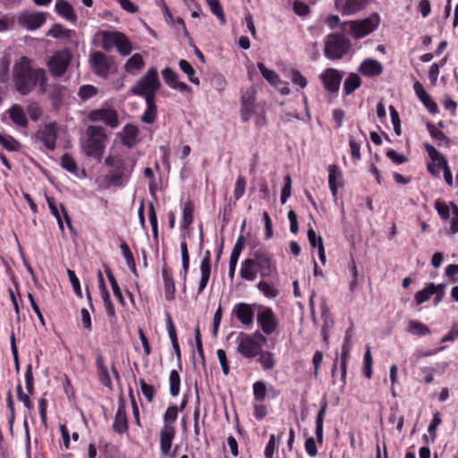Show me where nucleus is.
I'll return each instance as SVG.
<instances>
[{
  "instance_id": "15",
  "label": "nucleus",
  "mask_w": 458,
  "mask_h": 458,
  "mask_svg": "<svg viewBox=\"0 0 458 458\" xmlns=\"http://www.w3.org/2000/svg\"><path fill=\"white\" fill-rule=\"evenodd\" d=\"M257 322L266 335H271L277 327L275 314L268 307L262 308L257 314Z\"/></svg>"
},
{
  "instance_id": "55",
  "label": "nucleus",
  "mask_w": 458,
  "mask_h": 458,
  "mask_svg": "<svg viewBox=\"0 0 458 458\" xmlns=\"http://www.w3.org/2000/svg\"><path fill=\"white\" fill-rule=\"evenodd\" d=\"M246 179L243 176H239L235 182L233 190V196L236 200L242 197L246 190Z\"/></svg>"
},
{
  "instance_id": "10",
  "label": "nucleus",
  "mask_w": 458,
  "mask_h": 458,
  "mask_svg": "<svg viewBox=\"0 0 458 458\" xmlns=\"http://www.w3.org/2000/svg\"><path fill=\"white\" fill-rule=\"evenodd\" d=\"M114 45L122 55H128L131 52V45L127 37L117 31H105L103 33L102 47L109 50Z\"/></svg>"
},
{
  "instance_id": "35",
  "label": "nucleus",
  "mask_w": 458,
  "mask_h": 458,
  "mask_svg": "<svg viewBox=\"0 0 458 458\" xmlns=\"http://www.w3.org/2000/svg\"><path fill=\"white\" fill-rule=\"evenodd\" d=\"M328 184L329 189L334 197L337 195V181L341 179L342 173L339 167L335 165H330L328 166Z\"/></svg>"
},
{
  "instance_id": "24",
  "label": "nucleus",
  "mask_w": 458,
  "mask_h": 458,
  "mask_svg": "<svg viewBox=\"0 0 458 458\" xmlns=\"http://www.w3.org/2000/svg\"><path fill=\"white\" fill-rule=\"evenodd\" d=\"M365 0H335L336 7L343 14H352L364 8Z\"/></svg>"
},
{
  "instance_id": "9",
  "label": "nucleus",
  "mask_w": 458,
  "mask_h": 458,
  "mask_svg": "<svg viewBox=\"0 0 458 458\" xmlns=\"http://www.w3.org/2000/svg\"><path fill=\"white\" fill-rule=\"evenodd\" d=\"M72 59V54L68 49L55 52L47 62V66L53 77L64 76Z\"/></svg>"
},
{
  "instance_id": "61",
  "label": "nucleus",
  "mask_w": 458,
  "mask_h": 458,
  "mask_svg": "<svg viewBox=\"0 0 458 458\" xmlns=\"http://www.w3.org/2000/svg\"><path fill=\"white\" fill-rule=\"evenodd\" d=\"M0 144L8 151L17 149L19 143L11 136H4L0 133Z\"/></svg>"
},
{
  "instance_id": "4",
  "label": "nucleus",
  "mask_w": 458,
  "mask_h": 458,
  "mask_svg": "<svg viewBox=\"0 0 458 458\" xmlns=\"http://www.w3.org/2000/svg\"><path fill=\"white\" fill-rule=\"evenodd\" d=\"M237 340V351L245 358L258 356L262 350L263 344L267 342V338L259 331L251 335L240 333Z\"/></svg>"
},
{
  "instance_id": "3",
  "label": "nucleus",
  "mask_w": 458,
  "mask_h": 458,
  "mask_svg": "<svg viewBox=\"0 0 458 458\" xmlns=\"http://www.w3.org/2000/svg\"><path fill=\"white\" fill-rule=\"evenodd\" d=\"M161 86L157 70L151 67L148 72L140 77L137 82L131 88V94L139 97L155 98L157 90Z\"/></svg>"
},
{
  "instance_id": "16",
  "label": "nucleus",
  "mask_w": 458,
  "mask_h": 458,
  "mask_svg": "<svg viewBox=\"0 0 458 458\" xmlns=\"http://www.w3.org/2000/svg\"><path fill=\"white\" fill-rule=\"evenodd\" d=\"M320 79L326 90L330 93H336L339 90L343 73L336 69L327 68L320 75Z\"/></svg>"
},
{
  "instance_id": "12",
  "label": "nucleus",
  "mask_w": 458,
  "mask_h": 458,
  "mask_svg": "<svg viewBox=\"0 0 458 458\" xmlns=\"http://www.w3.org/2000/svg\"><path fill=\"white\" fill-rule=\"evenodd\" d=\"M435 208L442 219L451 220L449 233H456L458 232V207L453 202L446 203L437 199L435 202Z\"/></svg>"
},
{
  "instance_id": "2",
  "label": "nucleus",
  "mask_w": 458,
  "mask_h": 458,
  "mask_svg": "<svg viewBox=\"0 0 458 458\" xmlns=\"http://www.w3.org/2000/svg\"><path fill=\"white\" fill-rule=\"evenodd\" d=\"M106 135L101 126L89 125L85 131V139L81 140V148L85 156L100 159L105 149Z\"/></svg>"
},
{
  "instance_id": "62",
  "label": "nucleus",
  "mask_w": 458,
  "mask_h": 458,
  "mask_svg": "<svg viewBox=\"0 0 458 458\" xmlns=\"http://www.w3.org/2000/svg\"><path fill=\"white\" fill-rule=\"evenodd\" d=\"M67 276L69 277V280L73 287V290L75 292V293L80 297V298H82V292H81V284H80V281L78 279V277L76 276V274L73 270L72 269H67Z\"/></svg>"
},
{
  "instance_id": "18",
  "label": "nucleus",
  "mask_w": 458,
  "mask_h": 458,
  "mask_svg": "<svg viewBox=\"0 0 458 458\" xmlns=\"http://www.w3.org/2000/svg\"><path fill=\"white\" fill-rule=\"evenodd\" d=\"M259 109H263L255 104L252 93L246 92L242 98V119L243 122H248L252 119L253 115L257 114Z\"/></svg>"
},
{
  "instance_id": "54",
  "label": "nucleus",
  "mask_w": 458,
  "mask_h": 458,
  "mask_svg": "<svg viewBox=\"0 0 458 458\" xmlns=\"http://www.w3.org/2000/svg\"><path fill=\"white\" fill-rule=\"evenodd\" d=\"M266 393H267V387L263 382L258 381V382L254 383L253 395L257 402H259V403L263 402L266 397Z\"/></svg>"
},
{
  "instance_id": "41",
  "label": "nucleus",
  "mask_w": 458,
  "mask_h": 458,
  "mask_svg": "<svg viewBox=\"0 0 458 458\" xmlns=\"http://www.w3.org/2000/svg\"><path fill=\"white\" fill-rule=\"evenodd\" d=\"M179 67L182 70L183 73H185L188 77V80L194 85H199V80L198 77L195 76V70L191 66V64L184 60L182 59L179 61Z\"/></svg>"
},
{
  "instance_id": "37",
  "label": "nucleus",
  "mask_w": 458,
  "mask_h": 458,
  "mask_svg": "<svg viewBox=\"0 0 458 458\" xmlns=\"http://www.w3.org/2000/svg\"><path fill=\"white\" fill-rule=\"evenodd\" d=\"M166 318H167L168 335L171 340L173 349L177 356V359L180 360L181 359V351H180L179 344L177 341L176 330H175L174 325L169 314L166 315Z\"/></svg>"
},
{
  "instance_id": "39",
  "label": "nucleus",
  "mask_w": 458,
  "mask_h": 458,
  "mask_svg": "<svg viewBox=\"0 0 458 458\" xmlns=\"http://www.w3.org/2000/svg\"><path fill=\"white\" fill-rule=\"evenodd\" d=\"M352 348V344H343L342 346V352H341V358H340V366H341V376H342V381L344 385L345 384V377H346V370H347V361L350 356V351Z\"/></svg>"
},
{
  "instance_id": "13",
  "label": "nucleus",
  "mask_w": 458,
  "mask_h": 458,
  "mask_svg": "<svg viewBox=\"0 0 458 458\" xmlns=\"http://www.w3.org/2000/svg\"><path fill=\"white\" fill-rule=\"evenodd\" d=\"M253 259L262 277H268L276 270L272 256L265 250H259L254 252Z\"/></svg>"
},
{
  "instance_id": "26",
  "label": "nucleus",
  "mask_w": 458,
  "mask_h": 458,
  "mask_svg": "<svg viewBox=\"0 0 458 458\" xmlns=\"http://www.w3.org/2000/svg\"><path fill=\"white\" fill-rule=\"evenodd\" d=\"M414 373L421 375L425 382L429 383L428 353L418 354L413 362Z\"/></svg>"
},
{
  "instance_id": "42",
  "label": "nucleus",
  "mask_w": 458,
  "mask_h": 458,
  "mask_svg": "<svg viewBox=\"0 0 458 458\" xmlns=\"http://www.w3.org/2000/svg\"><path fill=\"white\" fill-rule=\"evenodd\" d=\"M407 331L414 335H426L429 333V329L426 325L415 320L408 322Z\"/></svg>"
},
{
  "instance_id": "46",
  "label": "nucleus",
  "mask_w": 458,
  "mask_h": 458,
  "mask_svg": "<svg viewBox=\"0 0 458 458\" xmlns=\"http://www.w3.org/2000/svg\"><path fill=\"white\" fill-rule=\"evenodd\" d=\"M181 378L178 371L172 370L169 376V391L172 396H177L180 392Z\"/></svg>"
},
{
  "instance_id": "11",
  "label": "nucleus",
  "mask_w": 458,
  "mask_h": 458,
  "mask_svg": "<svg viewBox=\"0 0 458 458\" xmlns=\"http://www.w3.org/2000/svg\"><path fill=\"white\" fill-rule=\"evenodd\" d=\"M443 174L447 185H453V174L445 157L431 146V175L440 176Z\"/></svg>"
},
{
  "instance_id": "51",
  "label": "nucleus",
  "mask_w": 458,
  "mask_h": 458,
  "mask_svg": "<svg viewBox=\"0 0 458 458\" xmlns=\"http://www.w3.org/2000/svg\"><path fill=\"white\" fill-rule=\"evenodd\" d=\"M257 287L267 298H275L278 294V291L265 281H260Z\"/></svg>"
},
{
  "instance_id": "23",
  "label": "nucleus",
  "mask_w": 458,
  "mask_h": 458,
  "mask_svg": "<svg viewBox=\"0 0 458 458\" xmlns=\"http://www.w3.org/2000/svg\"><path fill=\"white\" fill-rule=\"evenodd\" d=\"M359 72L367 77H376L383 72V66L378 61L369 58L360 64Z\"/></svg>"
},
{
  "instance_id": "64",
  "label": "nucleus",
  "mask_w": 458,
  "mask_h": 458,
  "mask_svg": "<svg viewBox=\"0 0 458 458\" xmlns=\"http://www.w3.org/2000/svg\"><path fill=\"white\" fill-rule=\"evenodd\" d=\"M291 80L293 84L301 89L305 88L307 85L306 78L298 70L291 71Z\"/></svg>"
},
{
  "instance_id": "20",
  "label": "nucleus",
  "mask_w": 458,
  "mask_h": 458,
  "mask_svg": "<svg viewBox=\"0 0 458 458\" xmlns=\"http://www.w3.org/2000/svg\"><path fill=\"white\" fill-rule=\"evenodd\" d=\"M175 436V428L171 424H165L160 431V450L164 455H168L173 440Z\"/></svg>"
},
{
  "instance_id": "45",
  "label": "nucleus",
  "mask_w": 458,
  "mask_h": 458,
  "mask_svg": "<svg viewBox=\"0 0 458 458\" xmlns=\"http://www.w3.org/2000/svg\"><path fill=\"white\" fill-rule=\"evenodd\" d=\"M120 249H121V250L123 252V257L125 259V261H126V264H127L129 269L135 276H138L137 269H136V265H135V261H134V258H133V255L131 252L128 245L125 242H122L121 245H120Z\"/></svg>"
},
{
  "instance_id": "1",
  "label": "nucleus",
  "mask_w": 458,
  "mask_h": 458,
  "mask_svg": "<svg viewBox=\"0 0 458 458\" xmlns=\"http://www.w3.org/2000/svg\"><path fill=\"white\" fill-rule=\"evenodd\" d=\"M13 81L15 89L22 96H28L38 86V90L47 81V72L40 67H33L32 61L21 56L13 66Z\"/></svg>"
},
{
  "instance_id": "57",
  "label": "nucleus",
  "mask_w": 458,
  "mask_h": 458,
  "mask_svg": "<svg viewBox=\"0 0 458 458\" xmlns=\"http://www.w3.org/2000/svg\"><path fill=\"white\" fill-rule=\"evenodd\" d=\"M98 94V89L92 85H83L80 88L79 97L82 100H87Z\"/></svg>"
},
{
  "instance_id": "49",
  "label": "nucleus",
  "mask_w": 458,
  "mask_h": 458,
  "mask_svg": "<svg viewBox=\"0 0 458 458\" xmlns=\"http://www.w3.org/2000/svg\"><path fill=\"white\" fill-rule=\"evenodd\" d=\"M61 164L62 167L66 171L73 174L77 172V164L70 154L65 153L62 156Z\"/></svg>"
},
{
  "instance_id": "43",
  "label": "nucleus",
  "mask_w": 458,
  "mask_h": 458,
  "mask_svg": "<svg viewBox=\"0 0 458 458\" xmlns=\"http://www.w3.org/2000/svg\"><path fill=\"white\" fill-rule=\"evenodd\" d=\"M193 211L194 207L191 201H187L184 203L182 209V227L183 229L187 228L193 221Z\"/></svg>"
},
{
  "instance_id": "58",
  "label": "nucleus",
  "mask_w": 458,
  "mask_h": 458,
  "mask_svg": "<svg viewBox=\"0 0 458 458\" xmlns=\"http://www.w3.org/2000/svg\"><path fill=\"white\" fill-rule=\"evenodd\" d=\"M140 386L143 395L146 397L148 403H152L155 394V388L153 386L148 385L144 379H140Z\"/></svg>"
},
{
  "instance_id": "59",
  "label": "nucleus",
  "mask_w": 458,
  "mask_h": 458,
  "mask_svg": "<svg viewBox=\"0 0 458 458\" xmlns=\"http://www.w3.org/2000/svg\"><path fill=\"white\" fill-rule=\"evenodd\" d=\"M307 236L312 248H318V250H319V248L324 247L322 237L317 235L316 232L312 228L308 230Z\"/></svg>"
},
{
  "instance_id": "52",
  "label": "nucleus",
  "mask_w": 458,
  "mask_h": 458,
  "mask_svg": "<svg viewBox=\"0 0 458 458\" xmlns=\"http://www.w3.org/2000/svg\"><path fill=\"white\" fill-rule=\"evenodd\" d=\"M258 68L262 76L271 84H276L278 75L273 71L267 69L263 63H258Z\"/></svg>"
},
{
  "instance_id": "7",
  "label": "nucleus",
  "mask_w": 458,
  "mask_h": 458,
  "mask_svg": "<svg viewBox=\"0 0 458 458\" xmlns=\"http://www.w3.org/2000/svg\"><path fill=\"white\" fill-rule=\"evenodd\" d=\"M38 92L47 95L55 111H58L64 106L65 99L69 96V90L66 86L59 83L47 84V81L40 87Z\"/></svg>"
},
{
  "instance_id": "60",
  "label": "nucleus",
  "mask_w": 458,
  "mask_h": 458,
  "mask_svg": "<svg viewBox=\"0 0 458 458\" xmlns=\"http://www.w3.org/2000/svg\"><path fill=\"white\" fill-rule=\"evenodd\" d=\"M372 355L369 347H367L364 354V375L366 377L370 378L372 376Z\"/></svg>"
},
{
  "instance_id": "6",
  "label": "nucleus",
  "mask_w": 458,
  "mask_h": 458,
  "mask_svg": "<svg viewBox=\"0 0 458 458\" xmlns=\"http://www.w3.org/2000/svg\"><path fill=\"white\" fill-rule=\"evenodd\" d=\"M89 63L93 72L99 77L107 78L111 72L116 71L113 57L100 51H95L89 55Z\"/></svg>"
},
{
  "instance_id": "19",
  "label": "nucleus",
  "mask_w": 458,
  "mask_h": 458,
  "mask_svg": "<svg viewBox=\"0 0 458 458\" xmlns=\"http://www.w3.org/2000/svg\"><path fill=\"white\" fill-rule=\"evenodd\" d=\"M39 138L43 142L44 146L50 150H54L55 148V142L57 138V126L55 123H51L46 124L41 131H39Z\"/></svg>"
},
{
  "instance_id": "34",
  "label": "nucleus",
  "mask_w": 458,
  "mask_h": 458,
  "mask_svg": "<svg viewBox=\"0 0 458 458\" xmlns=\"http://www.w3.org/2000/svg\"><path fill=\"white\" fill-rule=\"evenodd\" d=\"M9 114L11 120L18 126L26 127L28 125V120L25 115L23 109L19 105H13L9 109Z\"/></svg>"
},
{
  "instance_id": "36",
  "label": "nucleus",
  "mask_w": 458,
  "mask_h": 458,
  "mask_svg": "<svg viewBox=\"0 0 458 458\" xmlns=\"http://www.w3.org/2000/svg\"><path fill=\"white\" fill-rule=\"evenodd\" d=\"M124 176H128L125 173L124 163L122 160L121 165L114 166L109 174L106 175V180L114 185L120 186L123 184L122 179Z\"/></svg>"
},
{
  "instance_id": "33",
  "label": "nucleus",
  "mask_w": 458,
  "mask_h": 458,
  "mask_svg": "<svg viewBox=\"0 0 458 458\" xmlns=\"http://www.w3.org/2000/svg\"><path fill=\"white\" fill-rule=\"evenodd\" d=\"M146 105L147 109L141 115V121L145 123L151 124L157 119V106L155 98H147Z\"/></svg>"
},
{
  "instance_id": "8",
  "label": "nucleus",
  "mask_w": 458,
  "mask_h": 458,
  "mask_svg": "<svg viewBox=\"0 0 458 458\" xmlns=\"http://www.w3.org/2000/svg\"><path fill=\"white\" fill-rule=\"evenodd\" d=\"M380 17L375 13L366 19L351 21L346 23V26L353 38H361L373 32L378 27Z\"/></svg>"
},
{
  "instance_id": "63",
  "label": "nucleus",
  "mask_w": 458,
  "mask_h": 458,
  "mask_svg": "<svg viewBox=\"0 0 458 458\" xmlns=\"http://www.w3.org/2000/svg\"><path fill=\"white\" fill-rule=\"evenodd\" d=\"M216 355H217V359H218L219 364L221 366L223 374L225 376H227L230 371V367L228 364L225 352L222 349H219L216 351Z\"/></svg>"
},
{
  "instance_id": "14",
  "label": "nucleus",
  "mask_w": 458,
  "mask_h": 458,
  "mask_svg": "<svg viewBox=\"0 0 458 458\" xmlns=\"http://www.w3.org/2000/svg\"><path fill=\"white\" fill-rule=\"evenodd\" d=\"M46 21V15L39 12H23L18 17V22L27 30H33L41 27Z\"/></svg>"
},
{
  "instance_id": "28",
  "label": "nucleus",
  "mask_w": 458,
  "mask_h": 458,
  "mask_svg": "<svg viewBox=\"0 0 458 458\" xmlns=\"http://www.w3.org/2000/svg\"><path fill=\"white\" fill-rule=\"evenodd\" d=\"M145 66V62L140 54L131 55L124 64L126 72L131 75L138 74Z\"/></svg>"
},
{
  "instance_id": "30",
  "label": "nucleus",
  "mask_w": 458,
  "mask_h": 458,
  "mask_svg": "<svg viewBox=\"0 0 458 458\" xmlns=\"http://www.w3.org/2000/svg\"><path fill=\"white\" fill-rule=\"evenodd\" d=\"M162 277L165 287V297L167 301H172L174 298L175 286L172 275V271L166 268L162 269Z\"/></svg>"
},
{
  "instance_id": "5",
  "label": "nucleus",
  "mask_w": 458,
  "mask_h": 458,
  "mask_svg": "<svg viewBox=\"0 0 458 458\" xmlns=\"http://www.w3.org/2000/svg\"><path fill=\"white\" fill-rule=\"evenodd\" d=\"M351 42L344 36L332 33L327 36L325 55L333 60L341 59L350 49Z\"/></svg>"
},
{
  "instance_id": "44",
  "label": "nucleus",
  "mask_w": 458,
  "mask_h": 458,
  "mask_svg": "<svg viewBox=\"0 0 458 458\" xmlns=\"http://www.w3.org/2000/svg\"><path fill=\"white\" fill-rule=\"evenodd\" d=\"M106 274L107 279L110 283V285H111V288L113 290L114 296L117 298L118 301L122 305H124L125 301H124L122 291L117 284L115 277L114 276V275L110 269H106Z\"/></svg>"
},
{
  "instance_id": "22",
  "label": "nucleus",
  "mask_w": 458,
  "mask_h": 458,
  "mask_svg": "<svg viewBox=\"0 0 458 458\" xmlns=\"http://www.w3.org/2000/svg\"><path fill=\"white\" fill-rule=\"evenodd\" d=\"M162 76L165 82L172 89L181 92L190 91L191 88L184 82L178 81V74L171 68L166 67L162 71Z\"/></svg>"
},
{
  "instance_id": "21",
  "label": "nucleus",
  "mask_w": 458,
  "mask_h": 458,
  "mask_svg": "<svg viewBox=\"0 0 458 458\" xmlns=\"http://www.w3.org/2000/svg\"><path fill=\"white\" fill-rule=\"evenodd\" d=\"M233 312L234 313L237 319L244 326H250L253 323L254 312L250 304L238 303L233 308Z\"/></svg>"
},
{
  "instance_id": "50",
  "label": "nucleus",
  "mask_w": 458,
  "mask_h": 458,
  "mask_svg": "<svg viewBox=\"0 0 458 458\" xmlns=\"http://www.w3.org/2000/svg\"><path fill=\"white\" fill-rule=\"evenodd\" d=\"M208 6L213 14H215L222 23L225 22V17L224 14L223 7L221 6L218 0H207Z\"/></svg>"
},
{
  "instance_id": "27",
  "label": "nucleus",
  "mask_w": 458,
  "mask_h": 458,
  "mask_svg": "<svg viewBox=\"0 0 458 458\" xmlns=\"http://www.w3.org/2000/svg\"><path fill=\"white\" fill-rule=\"evenodd\" d=\"M55 11L60 16L69 21L75 22L77 20L72 5L65 0H59L56 2Z\"/></svg>"
},
{
  "instance_id": "29",
  "label": "nucleus",
  "mask_w": 458,
  "mask_h": 458,
  "mask_svg": "<svg viewBox=\"0 0 458 458\" xmlns=\"http://www.w3.org/2000/svg\"><path fill=\"white\" fill-rule=\"evenodd\" d=\"M256 264L253 259H247L242 262L240 276L247 281H254L257 277Z\"/></svg>"
},
{
  "instance_id": "40",
  "label": "nucleus",
  "mask_w": 458,
  "mask_h": 458,
  "mask_svg": "<svg viewBox=\"0 0 458 458\" xmlns=\"http://www.w3.org/2000/svg\"><path fill=\"white\" fill-rule=\"evenodd\" d=\"M360 78L356 73H351L344 82V90L346 95L352 94L360 86Z\"/></svg>"
},
{
  "instance_id": "32",
  "label": "nucleus",
  "mask_w": 458,
  "mask_h": 458,
  "mask_svg": "<svg viewBox=\"0 0 458 458\" xmlns=\"http://www.w3.org/2000/svg\"><path fill=\"white\" fill-rule=\"evenodd\" d=\"M96 365L98 368V374L100 382L106 387H112V381L108 373L106 366L104 364V358L101 353H98L96 359Z\"/></svg>"
},
{
  "instance_id": "17",
  "label": "nucleus",
  "mask_w": 458,
  "mask_h": 458,
  "mask_svg": "<svg viewBox=\"0 0 458 458\" xmlns=\"http://www.w3.org/2000/svg\"><path fill=\"white\" fill-rule=\"evenodd\" d=\"M89 118L90 121L104 122L106 125L115 128L118 126V115L114 109H98L90 112Z\"/></svg>"
},
{
  "instance_id": "47",
  "label": "nucleus",
  "mask_w": 458,
  "mask_h": 458,
  "mask_svg": "<svg viewBox=\"0 0 458 458\" xmlns=\"http://www.w3.org/2000/svg\"><path fill=\"white\" fill-rule=\"evenodd\" d=\"M259 361L260 362L262 368L264 369H271L275 366V359L272 352L267 351V352H260L259 354Z\"/></svg>"
},
{
  "instance_id": "53",
  "label": "nucleus",
  "mask_w": 458,
  "mask_h": 458,
  "mask_svg": "<svg viewBox=\"0 0 458 458\" xmlns=\"http://www.w3.org/2000/svg\"><path fill=\"white\" fill-rule=\"evenodd\" d=\"M414 91L420 100L424 104L427 108H429V98L427 91L424 89L422 84L419 81H415L413 85Z\"/></svg>"
},
{
  "instance_id": "31",
  "label": "nucleus",
  "mask_w": 458,
  "mask_h": 458,
  "mask_svg": "<svg viewBox=\"0 0 458 458\" xmlns=\"http://www.w3.org/2000/svg\"><path fill=\"white\" fill-rule=\"evenodd\" d=\"M139 129L132 124H127L123 127L122 143L129 148L133 147L137 143Z\"/></svg>"
},
{
  "instance_id": "38",
  "label": "nucleus",
  "mask_w": 458,
  "mask_h": 458,
  "mask_svg": "<svg viewBox=\"0 0 458 458\" xmlns=\"http://www.w3.org/2000/svg\"><path fill=\"white\" fill-rule=\"evenodd\" d=\"M72 30L56 23L48 30L47 35L56 39H68L72 38Z\"/></svg>"
},
{
  "instance_id": "25",
  "label": "nucleus",
  "mask_w": 458,
  "mask_h": 458,
  "mask_svg": "<svg viewBox=\"0 0 458 458\" xmlns=\"http://www.w3.org/2000/svg\"><path fill=\"white\" fill-rule=\"evenodd\" d=\"M114 431L123 434L128 429V422L127 416L125 411V403L123 401H120L118 404V409L114 417V421L113 424Z\"/></svg>"
},
{
  "instance_id": "56",
  "label": "nucleus",
  "mask_w": 458,
  "mask_h": 458,
  "mask_svg": "<svg viewBox=\"0 0 458 458\" xmlns=\"http://www.w3.org/2000/svg\"><path fill=\"white\" fill-rule=\"evenodd\" d=\"M431 138H433L439 146H446L449 143V139L445 136V134L438 130V128L432 125Z\"/></svg>"
},
{
  "instance_id": "48",
  "label": "nucleus",
  "mask_w": 458,
  "mask_h": 458,
  "mask_svg": "<svg viewBox=\"0 0 458 458\" xmlns=\"http://www.w3.org/2000/svg\"><path fill=\"white\" fill-rule=\"evenodd\" d=\"M181 249V254H182V277L183 279L186 278L188 269H189V264H190V258L187 249V243L185 242H181L180 244Z\"/></svg>"
}]
</instances>
